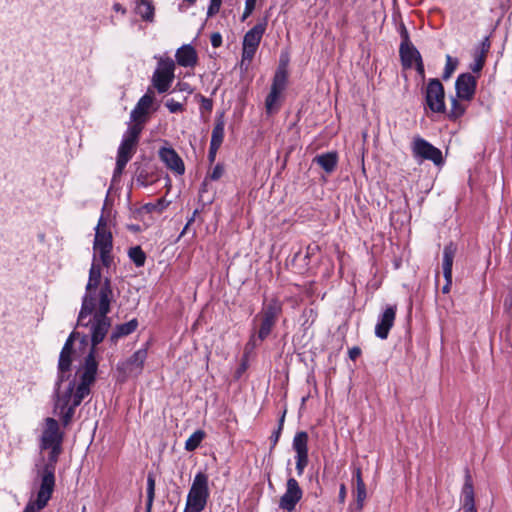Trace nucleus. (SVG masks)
I'll return each instance as SVG.
<instances>
[{
    "label": "nucleus",
    "mask_w": 512,
    "mask_h": 512,
    "mask_svg": "<svg viewBox=\"0 0 512 512\" xmlns=\"http://www.w3.org/2000/svg\"><path fill=\"white\" fill-rule=\"evenodd\" d=\"M411 151L414 159L420 163L425 160L433 162L436 166L443 163L441 150L420 136L413 138Z\"/></svg>",
    "instance_id": "obj_8"
},
{
    "label": "nucleus",
    "mask_w": 512,
    "mask_h": 512,
    "mask_svg": "<svg viewBox=\"0 0 512 512\" xmlns=\"http://www.w3.org/2000/svg\"><path fill=\"white\" fill-rule=\"evenodd\" d=\"M486 57L483 56V53H474V61L472 64H470V69L474 73H478L482 70L484 64H485Z\"/></svg>",
    "instance_id": "obj_38"
},
{
    "label": "nucleus",
    "mask_w": 512,
    "mask_h": 512,
    "mask_svg": "<svg viewBox=\"0 0 512 512\" xmlns=\"http://www.w3.org/2000/svg\"><path fill=\"white\" fill-rule=\"evenodd\" d=\"M99 302L96 309L92 312L93 318L88 322L83 321V326L91 323V342L92 347L88 355L85 357L84 364L79 370V383L76 392L73 395V402L70 404L73 392V383L69 384L66 392L60 394L53 412L59 416L62 425L67 427L74 416L75 409L82 400L90 394V387L95 382L98 370V361L95 358V347L101 343L111 326V319L107 316L110 312V304L113 300V291L111 281L106 278L99 288ZM85 320V318L83 319Z\"/></svg>",
    "instance_id": "obj_1"
},
{
    "label": "nucleus",
    "mask_w": 512,
    "mask_h": 512,
    "mask_svg": "<svg viewBox=\"0 0 512 512\" xmlns=\"http://www.w3.org/2000/svg\"><path fill=\"white\" fill-rule=\"evenodd\" d=\"M113 10L116 12H120L121 14H126V9L120 3H114Z\"/></svg>",
    "instance_id": "obj_58"
},
{
    "label": "nucleus",
    "mask_w": 512,
    "mask_h": 512,
    "mask_svg": "<svg viewBox=\"0 0 512 512\" xmlns=\"http://www.w3.org/2000/svg\"><path fill=\"white\" fill-rule=\"evenodd\" d=\"M138 327V321L136 319H132L126 323L117 325L111 335L110 341L112 343H116L120 338L125 337L133 333Z\"/></svg>",
    "instance_id": "obj_25"
},
{
    "label": "nucleus",
    "mask_w": 512,
    "mask_h": 512,
    "mask_svg": "<svg viewBox=\"0 0 512 512\" xmlns=\"http://www.w3.org/2000/svg\"><path fill=\"white\" fill-rule=\"evenodd\" d=\"M100 281V265L95 262V259H93V263L89 271L88 283L86 285V293L83 297L81 310L78 316V325H84L83 319L92 315V312L96 309L97 303L99 302V291L97 292V287L99 286Z\"/></svg>",
    "instance_id": "obj_2"
},
{
    "label": "nucleus",
    "mask_w": 512,
    "mask_h": 512,
    "mask_svg": "<svg viewBox=\"0 0 512 512\" xmlns=\"http://www.w3.org/2000/svg\"><path fill=\"white\" fill-rule=\"evenodd\" d=\"M63 440L64 432L61 431L58 421L52 417L45 418L40 437V449L47 450L52 445L62 444Z\"/></svg>",
    "instance_id": "obj_11"
},
{
    "label": "nucleus",
    "mask_w": 512,
    "mask_h": 512,
    "mask_svg": "<svg viewBox=\"0 0 512 512\" xmlns=\"http://www.w3.org/2000/svg\"><path fill=\"white\" fill-rule=\"evenodd\" d=\"M399 53L402 65L405 68L412 67L413 63L417 62L421 58L419 51L414 47L412 43H401Z\"/></svg>",
    "instance_id": "obj_23"
},
{
    "label": "nucleus",
    "mask_w": 512,
    "mask_h": 512,
    "mask_svg": "<svg viewBox=\"0 0 512 512\" xmlns=\"http://www.w3.org/2000/svg\"><path fill=\"white\" fill-rule=\"evenodd\" d=\"M425 101L428 108L435 113L445 111V92L439 79H430L425 89Z\"/></svg>",
    "instance_id": "obj_10"
},
{
    "label": "nucleus",
    "mask_w": 512,
    "mask_h": 512,
    "mask_svg": "<svg viewBox=\"0 0 512 512\" xmlns=\"http://www.w3.org/2000/svg\"><path fill=\"white\" fill-rule=\"evenodd\" d=\"M128 256L137 267L144 266L146 254L140 246L131 247L128 251Z\"/></svg>",
    "instance_id": "obj_34"
},
{
    "label": "nucleus",
    "mask_w": 512,
    "mask_h": 512,
    "mask_svg": "<svg viewBox=\"0 0 512 512\" xmlns=\"http://www.w3.org/2000/svg\"><path fill=\"white\" fill-rule=\"evenodd\" d=\"M219 148H220V146H212V144L210 143L209 152H208V159H209V161L211 163L214 162V160L216 158L217 151H218Z\"/></svg>",
    "instance_id": "obj_52"
},
{
    "label": "nucleus",
    "mask_w": 512,
    "mask_h": 512,
    "mask_svg": "<svg viewBox=\"0 0 512 512\" xmlns=\"http://www.w3.org/2000/svg\"><path fill=\"white\" fill-rule=\"evenodd\" d=\"M113 237L107 227V221L103 215L99 218L95 228V237L93 242L94 259L98 253L103 266L109 268L113 263L112 256Z\"/></svg>",
    "instance_id": "obj_4"
},
{
    "label": "nucleus",
    "mask_w": 512,
    "mask_h": 512,
    "mask_svg": "<svg viewBox=\"0 0 512 512\" xmlns=\"http://www.w3.org/2000/svg\"><path fill=\"white\" fill-rule=\"evenodd\" d=\"M266 27L267 21L264 19L245 33L242 42V65L245 63L249 65L253 60L261 39L266 31Z\"/></svg>",
    "instance_id": "obj_6"
},
{
    "label": "nucleus",
    "mask_w": 512,
    "mask_h": 512,
    "mask_svg": "<svg viewBox=\"0 0 512 512\" xmlns=\"http://www.w3.org/2000/svg\"><path fill=\"white\" fill-rule=\"evenodd\" d=\"M128 161H125L124 159L117 158L116 159V167L114 169L113 178L119 177L122 173L124 168L126 167Z\"/></svg>",
    "instance_id": "obj_45"
},
{
    "label": "nucleus",
    "mask_w": 512,
    "mask_h": 512,
    "mask_svg": "<svg viewBox=\"0 0 512 512\" xmlns=\"http://www.w3.org/2000/svg\"><path fill=\"white\" fill-rule=\"evenodd\" d=\"M462 507L464 512H477L474 500V489L470 475H466L462 488Z\"/></svg>",
    "instance_id": "obj_22"
},
{
    "label": "nucleus",
    "mask_w": 512,
    "mask_h": 512,
    "mask_svg": "<svg viewBox=\"0 0 512 512\" xmlns=\"http://www.w3.org/2000/svg\"><path fill=\"white\" fill-rule=\"evenodd\" d=\"M477 86V78L470 73L460 74L455 82L457 98L470 101L473 99Z\"/></svg>",
    "instance_id": "obj_16"
},
{
    "label": "nucleus",
    "mask_w": 512,
    "mask_h": 512,
    "mask_svg": "<svg viewBox=\"0 0 512 512\" xmlns=\"http://www.w3.org/2000/svg\"><path fill=\"white\" fill-rule=\"evenodd\" d=\"M353 480L355 482L354 488H353V494L356 498V507L357 510H362L364 506V501L367 497V491H366V485L362 479V472L361 468L357 467L354 470L353 473Z\"/></svg>",
    "instance_id": "obj_21"
},
{
    "label": "nucleus",
    "mask_w": 512,
    "mask_h": 512,
    "mask_svg": "<svg viewBox=\"0 0 512 512\" xmlns=\"http://www.w3.org/2000/svg\"><path fill=\"white\" fill-rule=\"evenodd\" d=\"M155 498V478L152 474L147 476V501L145 512H151Z\"/></svg>",
    "instance_id": "obj_35"
},
{
    "label": "nucleus",
    "mask_w": 512,
    "mask_h": 512,
    "mask_svg": "<svg viewBox=\"0 0 512 512\" xmlns=\"http://www.w3.org/2000/svg\"><path fill=\"white\" fill-rule=\"evenodd\" d=\"M141 132L142 127L139 125H129L119 145L117 158L130 161L136 152Z\"/></svg>",
    "instance_id": "obj_12"
},
{
    "label": "nucleus",
    "mask_w": 512,
    "mask_h": 512,
    "mask_svg": "<svg viewBox=\"0 0 512 512\" xmlns=\"http://www.w3.org/2000/svg\"><path fill=\"white\" fill-rule=\"evenodd\" d=\"M177 87L180 91H186L188 93H192V89L188 83L185 82H179L177 84Z\"/></svg>",
    "instance_id": "obj_55"
},
{
    "label": "nucleus",
    "mask_w": 512,
    "mask_h": 512,
    "mask_svg": "<svg viewBox=\"0 0 512 512\" xmlns=\"http://www.w3.org/2000/svg\"><path fill=\"white\" fill-rule=\"evenodd\" d=\"M50 499L51 495H43L40 491H38L36 499L30 500L25 506L23 512H41V510L47 506Z\"/></svg>",
    "instance_id": "obj_30"
},
{
    "label": "nucleus",
    "mask_w": 512,
    "mask_h": 512,
    "mask_svg": "<svg viewBox=\"0 0 512 512\" xmlns=\"http://www.w3.org/2000/svg\"><path fill=\"white\" fill-rule=\"evenodd\" d=\"M400 35H401V43H411V41L409 39L408 31L404 26H402V28H401Z\"/></svg>",
    "instance_id": "obj_54"
},
{
    "label": "nucleus",
    "mask_w": 512,
    "mask_h": 512,
    "mask_svg": "<svg viewBox=\"0 0 512 512\" xmlns=\"http://www.w3.org/2000/svg\"><path fill=\"white\" fill-rule=\"evenodd\" d=\"M396 305H388L383 313L379 316L378 322L375 326V335L384 340L387 339L390 329L394 325L396 318Z\"/></svg>",
    "instance_id": "obj_17"
},
{
    "label": "nucleus",
    "mask_w": 512,
    "mask_h": 512,
    "mask_svg": "<svg viewBox=\"0 0 512 512\" xmlns=\"http://www.w3.org/2000/svg\"><path fill=\"white\" fill-rule=\"evenodd\" d=\"M458 66V60L450 55H446V65L443 72V79L448 80Z\"/></svg>",
    "instance_id": "obj_37"
},
{
    "label": "nucleus",
    "mask_w": 512,
    "mask_h": 512,
    "mask_svg": "<svg viewBox=\"0 0 512 512\" xmlns=\"http://www.w3.org/2000/svg\"><path fill=\"white\" fill-rule=\"evenodd\" d=\"M308 440L309 436L305 431H298L292 441V448L295 451V456H308Z\"/></svg>",
    "instance_id": "obj_27"
},
{
    "label": "nucleus",
    "mask_w": 512,
    "mask_h": 512,
    "mask_svg": "<svg viewBox=\"0 0 512 512\" xmlns=\"http://www.w3.org/2000/svg\"><path fill=\"white\" fill-rule=\"evenodd\" d=\"M303 498V490L294 477H288L284 494L279 499V508L292 512Z\"/></svg>",
    "instance_id": "obj_13"
},
{
    "label": "nucleus",
    "mask_w": 512,
    "mask_h": 512,
    "mask_svg": "<svg viewBox=\"0 0 512 512\" xmlns=\"http://www.w3.org/2000/svg\"><path fill=\"white\" fill-rule=\"evenodd\" d=\"M285 416H286V410L283 411L281 417L279 418V421H278V427L277 429L279 430H283V427H284V422H285Z\"/></svg>",
    "instance_id": "obj_60"
},
{
    "label": "nucleus",
    "mask_w": 512,
    "mask_h": 512,
    "mask_svg": "<svg viewBox=\"0 0 512 512\" xmlns=\"http://www.w3.org/2000/svg\"><path fill=\"white\" fill-rule=\"evenodd\" d=\"M445 285L442 287V292L444 294H447L450 292V288H451V285H452V277H450V280L448 282V280H445Z\"/></svg>",
    "instance_id": "obj_59"
},
{
    "label": "nucleus",
    "mask_w": 512,
    "mask_h": 512,
    "mask_svg": "<svg viewBox=\"0 0 512 512\" xmlns=\"http://www.w3.org/2000/svg\"><path fill=\"white\" fill-rule=\"evenodd\" d=\"M209 478L204 472H198L187 495L184 512H202L210 496Z\"/></svg>",
    "instance_id": "obj_3"
},
{
    "label": "nucleus",
    "mask_w": 512,
    "mask_h": 512,
    "mask_svg": "<svg viewBox=\"0 0 512 512\" xmlns=\"http://www.w3.org/2000/svg\"><path fill=\"white\" fill-rule=\"evenodd\" d=\"M490 49V42L488 38H485L480 45V49L476 51V53H483V56L486 57L488 51Z\"/></svg>",
    "instance_id": "obj_50"
},
{
    "label": "nucleus",
    "mask_w": 512,
    "mask_h": 512,
    "mask_svg": "<svg viewBox=\"0 0 512 512\" xmlns=\"http://www.w3.org/2000/svg\"><path fill=\"white\" fill-rule=\"evenodd\" d=\"M174 72L175 62L169 57L161 58L151 78L153 88L160 94L166 93L174 80Z\"/></svg>",
    "instance_id": "obj_7"
},
{
    "label": "nucleus",
    "mask_w": 512,
    "mask_h": 512,
    "mask_svg": "<svg viewBox=\"0 0 512 512\" xmlns=\"http://www.w3.org/2000/svg\"><path fill=\"white\" fill-rule=\"evenodd\" d=\"M295 459H296V472H297V475L298 476H302L303 473H304L305 468L308 465L309 457L308 456H304V457L295 456Z\"/></svg>",
    "instance_id": "obj_40"
},
{
    "label": "nucleus",
    "mask_w": 512,
    "mask_h": 512,
    "mask_svg": "<svg viewBox=\"0 0 512 512\" xmlns=\"http://www.w3.org/2000/svg\"><path fill=\"white\" fill-rule=\"evenodd\" d=\"M176 62L182 67L193 68L198 62V55L193 46L185 44L177 49L175 54Z\"/></svg>",
    "instance_id": "obj_19"
},
{
    "label": "nucleus",
    "mask_w": 512,
    "mask_h": 512,
    "mask_svg": "<svg viewBox=\"0 0 512 512\" xmlns=\"http://www.w3.org/2000/svg\"><path fill=\"white\" fill-rule=\"evenodd\" d=\"M165 106L171 113H179L184 111V104L180 103L178 101H175L174 99H168L165 102Z\"/></svg>",
    "instance_id": "obj_41"
},
{
    "label": "nucleus",
    "mask_w": 512,
    "mask_h": 512,
    "mask_svg": "<svg viewBox=\"0 0 512 512\" xmlns=\"http://www.w3.org/2000/svg\"><path fill=\"white\" fill-rule=\"evenodd\" d=\"M222 4V0H210V4L208 6L207 15L209 17L214 16L220 10Z\"/></svg>",
    "instance_id": "obj_42"
},
{
    "label": "nucleus",
    "mask_w": 512,
    "mask_h": 512,
    "mask_svg": "<svg viewBox=\"0 0 512 512\" xmlns=\"http://www.w3.org/2000/svg\"><path fill=\"white\" fill-rule=\"evenodd\" d=\"M210 41L214 48H218L222 45V35L219 32H215L211 35Z\"/></svg>",
    "instance_id": "obj_47"
},
{
    "label": "nucleus",
    "mask_w": 512,
    "mask_h": 512,
    "mask_svg": "<svg viewBox=\"0 0 512 512\" xmlns=\"http://www.w3.org/2000/svg\"><path fill=\"white\" fill-rule=\"evenodd\" d=\"M257 0H246L245 1V8L242 15V20H245L247 17H249L253 10L255 9Z\"/></svg>",
    "instance_id": "obj_43"
},
{
    "label": "nucleus",
    "mask_w": 512,
    "mask_h": 512,
    "mask_svg": "<svg viewBox=\"0 0 512 512\" xmlns=\"http://www.w3.org/2000/svg\"><path fill=\"white\" fill-rule=\"evenodd\" d=\"M225 121L223 114L219 115L215 120V125L212 130L211 141L212 146H221L224 139Z\"/></svg>",
    "instance_id": "obj_29"
},
{
    "label": "nucleus",
    "mask_w": 512,
    "mask_h": 512,
    "mask_svg": "<svg viewBox=\"0 0 512 512\" xmlns=\"http://www.w3.org/2000/svg\"><path fill=\"white\" fill-rule=\"evenodd\" d=\"M47 450H49L48 462L40 472L41 482L38 491L43 495L48 494L52 496L55 486V466L62 453V444L52 445Z\"/></svg>",
    "instance_id": "obj_5"
},
{
    "label": "nucleus",
    "mask_w": 512,
    "mask_h": 512,
    "mask_svg": "<svg viewBox=\"0 0 512 512\" xmlns=\"http://www.w3.org/2000/svg\"><path fill=\"white\" fill-rule=\"evenodd\" d=\"M457 252V247L454 243L450 242L448 245H446L443 249V261H442V269H443V276L445 280H450V277H452V266L453 261L455 258Z\"/></svg>",
    "instance_id": "obj_24"
},
{
    "label": "nucleus",
    "mask_w": 512,
    "mask_h": 512,
    "mask_svg": "<svg viewBox=\"0 0 512 512\" xmlns=\"http://www.w3.org/2000/svg\"><path fill=\"white\" fill-rule=\"evenodd\" d=\"M416 63V70L418 72V74L422 77H424V65H423V62H422V58H420V60H418Z\"/></svg>",
    "instance_id": "obj_57"
},
{
    "label": "nucleus",
    "mask_w": 512,
    "mask_h": 512,
    "mask_svg": "<svg viewBox=\"0 0 512 512\" xmlns=\"http://www.w3.org/2000/svg\"><path fill=\"white\" fill-rule=\"evenodd\" d=\"M507 303H508V300H507V299H505V300H504V305L506 306V305H507Z\"/></svg>",
    "instance_id": "obj_62"
},
{
    "label": "nucleus",
    "mask_w": 512,
    "mask_h": 512,
    "mask_svg": "<svg viewBox=\"0 0 512 512\" xmlns=\"http://www.w3.org/2000/svg\"><path fill=\"white\" fill-rule=\"evenodd\" d=\"M74 336L75 334L74 333H71L68 337V339L66 340L63 348L61 351H65V352H71L73 353V343H74Z\"/></svg>",
    "instance_id": "obj_48"
},
{
    "label": "nucleus",
    "mask_w": 512,
    "mask_h": 512,
    "mask_svg": "<svg viewBox=\"0 0 512 512\" xmlns=\"http://www.w3.org/2000/svg\"><path fill=\"white\" fill-rule=\"evenodd\" d=\"M205 437L203 430H196L185 442V449L189 452L196 450Z\"/></svg>",
    "instance_id": "obj_32"
},
{
    "label": "nucleus",
    "mask_w": 512,
    "mask_h": 512,
    "mask_svg": "<svg viewBox=\"0 0 512 512\" xmlns=\"http://www.w3.org/2000/svg\"><path fill=\"white\" fill-rule=\"evenodd\" d=\"M192 221H193V218H191L190 220H188V224H187V225H189Z\"/></svg>",
    "instance_id": "obj_61"
},
{
    "label": "nucleus",
    "mask_w": 512,
    "mask_h": 512,
    "mask_svg": "<svg viewBox=\"0 0 512 512\" xmlns=\"http://www.w3.org/2000/svg\"><path fill=\"white\" fill-rule=\"evenodd\" d=\"M275 324H276V322L266 319L264 317H261V323H260V327H259L258 334H257L258 339L260 341L265 340L271 333Z\"/></svg>",
    "instance_id": "obj_36"
},
{
    "label": "nucleus",
    "mask_w": 512,
    "mask_h": 512,
    "mask_svg": "<svg viewBox=\"0 0 512 512\" xmlns=\"http://www.w3.org/2000/svg\"><path fill=\"white\" fill-rule=\"evenodd\" d=\"M325 2H328V0H324Z\"/></svg>",
    "instance_id": "obj_63"
},
{
    "label": "nucleus",
    "mask_w": 512,
    "mask_h": 512,
    "mask_svg": "<svg viewBox=\"0 0 512 512\" xmlns=\"http://www.w3.org/2000/svg\"><path fill=\"white\" fill-rule=\"evenodd\" d=\"M72 354L73 353H71V352H65V351L60 352L59 361H58V379L56 382L57 389H56L55 402H57L59 395L65 393L67 388L69 387V385H67V387L64 390L61 389L62 384L65 381L66 374L69 373L71 370ZM70 383H71V381H69L68 384H70ZM72 383H73V392H72V396H73L74 393L76 392L77 386L75 387V380H72ZM72 402H73V398L71 399L70 404H72ZM55 405H56V403H54V406Z\"/></svg>",
    "instance_id": "obj_15"
},
{
    "label": "nucleus",
    "mask_w": 512,
    "mask_h": 512,
    "mask_svg": "<svg viewBox=\"0 0 512 512\" xmlns=\"http://www.w3.org/2000/svg\"><path fill=\"white\" fill-rule=\"evenodd\" d=\"M361 354V349L357 346L352 347L349 349V358L353 361H355Z\"/></svg>",
    "instance_id": "obj_53"
},
{
    "label": "nucleus",
    "mask_w": 512,
    "mask_h": 512,
    "mask_svg": "<svg viewBox=\"0 0 512 512\" xmlns=\"http://www.w3.org/2000/svg\"><path fill=\"white\" fill-rule=\"evenodd\" d=\"M148 356L147 347L138 349L128 359L118 363L117 370L122 375L124 381L128 377L139 376L144 368L145 361Z\"/></svg>",
    "instance_id": "obj_9"
},
{
    "label": "nucleus",
    "mask_w": 512,
    "mask_h": 512,
    "mask_svg": "<svg viewBox=\"0 0 512 512\" xmlns=\"http://www.w3.org/2000/svg\"><path fill=\"white\" fill-rule=\"evenodd\" d=\"M282 302L277 297H271L264 300L260 317L277 322L282 313Z\"/></svg>",
    "instance_id": "obj_20"
},
{
    "label": "nucleus",
    "mask_w": 512,
    "mask_h": 512,
    "mask_svg": "<svg viewBox=\"0 0 512 512\" xmlns=\"http://www.w3.org/2000/svg\"><path fill=\"white\" fill-rule=\"evenodd\" d=\"M135 12L146 22L154 21L155 7L151 0H135Z\"/></svg>",
    "instance_id": "obj_26"
},
{
    "label": "nucleus",
    "mask_w": 512,
    "mask_h": 512,
    "mask_svg": "<svg viewBox=\"0 0 512 512\" xmlns=\"http://www.w3.org/2000/svg\"><path fill=\"white\" fill-rule=\"evenodd\" d=\"M281 433H282V431L279 430V429H276L272 433V435L270 437V441H271V444H272L271 448H274L277 445V443H278V441L280 439Z\"/></svg>",
    "instance_id": "obj_51"
},
{
    "label": "nucleus",
    "mask_w": 512,
    "mask_h": 512,
    "mask_svg": "<svg viewBox=\"0 0 512 512\" xmlns=\"http://www.w3.org/2000/svg\"><path fill=\"white\" fill-rule=\"evenodd\" d=\"M225 172L223 164L218 163L210 173L211 180H219Z\"/></svg>",
    "instance_id": "obj_44"
},
{
    "label": "nucleus",
    "mask_w": 512,
    "mask_h": 512,
    "mask_svg": "<svg viewBox=\"0 0 512 512\" xmlns=\"http://www.w3.org/2000/svg\"><path fill=\"white\" fill-rule=\"evenodd\" d=\"M287 72L284 68L279 67L274 75L271 89L282 93L286 87Z\"/></svg>",
    "instance_id": "obj_31"
},
{
    "label": "nucleus",
    "mask_w": 512,
    "mask_h": 512,
    "mask_svg": "<svg viewBox=\"0 0 512 512\" xmlns=\"http://www.w3.org/2000/svg\"><path fill=\"white\" fill-rule=\"evenodd\" d=\"M154 101V90L149 87L147 92L138 100L136 106L130 113V119L133 122L132 125H139L143 128V125L148 119L149 112L153 107Z\"/></svg>",
    "instance_id": "obj_14"
},
{
    "label": "nucleus",
    "mask_w": 512,
    "mask_h": 512,
    "mask_svg": "<svg viewBox=\"0 0 512 512\" xmlns=\"http://www.w3.org/2000/svg\"><path fill=\"white\" fill-rule=\"evenodd\" d=\"M160 159L166 164V166L174 171L178 175H182L185 172V166L173 148L163 147L159 150Z\"/></svg>",
    "instance_id": "obj_18"
},
{
    "label": "nucleus",
    "mask_w": 512,
    "mask_h": 512,
    "mask_svg": "<svg viewBox=\"0 0 512 512\" xmlns=\"http://www.w3.org/2000/svg\"><path fill=\"white\" fill-rule=\"evenodd\" d=\"M128 161H125L124 159L117 158L116 159V167L114 169L113 178L119 177L122 173L124 168L126 167Z\"/></svg>",
    "instance_id": "obj_46"
},
{
    "label": "nucleus",
    "mask_w": 512,
    "mask_h": 512,
    "mask_svg": "<svg viewBox=\"0 0 512 512\" xmlns=\"http://www.w3.org/2000/svg\"><path fill=\"white\" fill-rule=\"evenodd\" d=\"M346 499V487L344 484H341L339 490V502L344 503Z\"/></svg>",
    "instance_id": "obj_56"
},
{
    "label": "nucleus",
    "mask_w": 512,
    "mask_h": 512,
    "mask_svg": "<svg viewBox=\"0 0 512 512\" xmlns=\"http://www.w3.org/2000/svg\"><path fill=\"white\" fill-rule=\"evenodd\" d=\"M337 160L338 158L335 152H328L317 155L313 159V162L317 163L325 172L331 173L336 168Z\"/></svg>",
    "instance_id": "obj_28"
},
{
    "label": "nucleus",
    "mask_w": 512,
    "mask_h": 512,
    "mask_svg": "<svg viewBox=\"0 0 512 512\" xmlns=\"http://www.w3.org/2000/svg\"><path fill=\"white\" fill-rule=\"evenodd\" d=\"M201 109L211 111L213 107L212 100L204 96H200Z\"/></svg>",
    "instance_id": "obj_49"
},
{
    "label": "nucleus",
    "mask_w": 512,
    "mask_h": 512,
    "mask_svg": "<svg viewBox=\"0 0 512 512\" xmlns=\"http://www.w3.org/2000/svg\"><path fill=\"white\" fill-rule=\"evenodd\" d=\"M281 93L270 90L265 100V108L268 114H272L279 109V98Z\"/></svg>",
    "instance_id": "obj_33"
},
{
    "label": "nucleus",
    "mask_w": 512,
    "mask_h": 512,
    "mask_svg": "<svg viewBox=\"0 0 512 512\" xmlns=\"http://www.w3.org/2000/svg\"><path fill=\"white\" fill-rule=\"evenodd\" d=\"M465 107L458 102L457 99H452L450 117L457 119L461 117L465 112Z\"/></svg>",
    "instance_id": "obj_39"
}]
</instances>
